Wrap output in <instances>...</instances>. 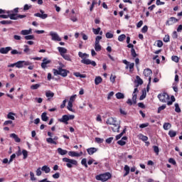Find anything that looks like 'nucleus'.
I'll return each mask as SVG.
<instances>
[{"label":"nucleus","instance_id":"f257e3e1","mask_svg":"<svg viewBox=\"0 0 182 182\" xmlns=\"http://www.w3.org/2000/svg\"><path fill=\"white\" fill-rule=\"evenodd\" d=\"M95 178L98 181L105 182V181H107V180H109V178H112V173H110V172H106L105 173H101L100 175H97L95 176Z\"/></svg>","mask_w":182,"mask_h":182},{"label":"nucleus","instance_id":"f03ea898","mask_svg":"<svg viewBox=\"0 0 182 182\" xmlns=\"http://www.w3.org/2000/svg\"><path fill=\"white\" fill-rule=\"evenodd\" d=\"M63 161H64V163H67L66 166L68 168H72L73 166H77V161L75 159H70L69 158H63Z\"/></svg>","mask_w":182,"mask_h":182},{"label":"nucleus","instance_id":"7ed1b4c3","mask_svg":"<svg viewBox=\"0 0 182 182\" xmlns=\"http://www.w3.org/2000/svg\"><path fill=\"white\" fill-rule=\"evenodd\" d=\"M127 48H131V55L132 58H137V53H136V50H134V45L130 43V37L127 38Z\"/></svg>","mask_w":182,"mask_h":182},{"label":"nucleus","instance_id":"20e7f679","mask_svg":"<svg viewBox=\"0 0 182 182\" xmlns=\"http://www.w3.org/2000/svg\"><path fill=\"white\" fill-rule=\"evenodd\" d=\"M158 98L162 103H166L168 100H170V96L166 92H163L158 95Z\"/></svg>","mask_w":182,"mask_h":182},{"label":"nucleus","instance_id":"39448f33","mask_svg":"<svg viewBox=\"0 0 182 182\" xmlns=\"http://www.w3.org/2000/svg\"><path fill=\"white\" fill-rule=\"evenodd\" d=\"M30 65H32V63H31L29 61L19 60L17 63H16V68L21 69L23 66H30Z\"/></svg>","mask_w":182,"mask_h":182},{"label":"nucleus","instance_id":"423d86ee","mask_svg":"<svg viewBox=\"0 0 182 182\" xmlns=\"http://www.w3.org/2000/svg\"><path fill=\"white\" fill-rule=\"evenodd\" d=\"M9 18H10L13 21H17V19H23V18H26V15L17 14H9Z\"/></svg>","mask_w":182,"mask_h":182},{"label":"nucleus","instance_id":"0eeeda50","mask_svg":"<svg viewBox=\"0 0 182 182\" xmlns=\"http://www.w3.org/2000/svg\"><path fill=\"white\" fill-rule=\"evenodd\" d=\"M143 73L145 77H149V85H150L151 83V75H153V71H151L150 68H146Z\"/></svg>","mask_w":182,"mask_h":182},{"label":"nucleus","instance_id":"6e6552de","mask_svg":"<svg viewBox=\"0 0 182 182\" xmlns=\"http://www.w3.org/2000/svg\"><path fill=\"white\" fill-rule=\"evenodd\" d=\"M41 13H36L34 14V16L37 18H41V19H46L48 18V14H45L43 10H40Z\"/></svg>","mask_w":182,"mask_h":182},{"label":"nucleus","instance_id":"1a4fd4ad","mask_svg":"<svg viewBox=\"0 0 182 182\" xmlns=\"http://www.w3.org/2000/svg\"><path fill=\"white\" fill-rule=\"evenodd\" d=\"M177 22H178V19L176 17H171L167 20L166 25L170 26L171 25H174V23H177Z\"/></svg>","mask_w":182,"mask_h":182},{"label":"nucleus","instance_id":"9d476101","mask_svg":"<svg viewBox=\"0 0 182 182\" xmlns=\"http://www.w3.org/2000/svg\"><path fill=\"white\" fill-rule=\"evenodd\" d=\"M81 63H83L84 65H92V66H96L97 64L95 61H92L90 59H82L81 60Z\"/></svg>","mask_w":182,"mask_h":182},{"label":"nucleus","instance_id":"9b49d317","mask_svg":"<svg viewBox=\"0 0 182 182\" xmlns=\"http://www.w3.org/2000/svg\"><path fill=\"white\" fill-rule=\"evenodd\" d=\"M58 122H60V123H64V124H69V122H69V115H63L62 118L58 119Z\"/></svg>","mask_w":182,"mask_h":182},{"label":"nucleus","instance_id":"f8f14e48","mask_svg":"<svg viewBox=\"0 0 182 182\" xmlns=\"http://www.w3.org/2000/svg\"><path fill=\"white\" fill-rule=\"evenodd\" d=\"M137 92H139V89L136 87V88H134V92L132 93V102L134 105H136L137 103V94H136Z\"/></svg>","mask_w":182,"mask_h":182},{"label":"nucleus","instance_id":"ddd939ff","mask_svg":"<svg viewBox=\"0 0 182 182\" xmlns=\"http://www.w3.org/2000/svg\"><path fill=\"white\" fill-rule=\"evenodd\" d=\"M50 36L52 37V41H57L58 42H60L62 41V38L59 37V35L58 33H54V32H50Z\"/></svg>","mask_w":182,"mask_h":182},{"label":"nucleus","instance_id":"4468645a","mask_svg":"<svg viewBox=\"0 0 182 182\" xmlns=\"http://www.w3.org/2000/svg\"><path fill=\"white\" fill-rule=\"evenodd\" d=\"M68 73H70L69 70L63 69L62 68V67L60 68V76H62L63 77H66Z\"/></svg>","mask_w":182,"mask_h":182},{"label":"nucleus","instance_id":"2eb2a0df","mask_svg":"<svg viewBox=\"0 0 182 182\" xmlns=\"http://www.w3.org/2000/svg\"><path fill=\"white\" fill-rule=\"evenodd\" d=\"M112 132H114V133H119V130H120V124L117 123V121L114 123V124L112 127Z\"/></svg>","mask_w":182,"mask_h":182},{"label":"nucleus","instance_id":"dca6fc26","mask_svg":"<svg viewBox=\"0 0 182 182\" xmlns=\"http://www.w3.org/2000/svg\"><path fill=\"white\" fill-rule=\"evenodd\" d=\"M10 50H12L11 47L1 48L0 53H1L2 55H6Z\"/></svg>","mask_w":182,"mask_h":182},{"label":"nucleus","instance_id":"f3484780","mask_svg":"<svg viewBox=\"0 0 182 182\" xmlns=\"http://www.w3.org/2000/svg\"><path fill=\"white\" fill-rule=\"evenodd\" d=\"M50 60H48L46 58L43 59V63H41V68L43 69H46V65H49L50 63Z\"/></svg>","mask_w":182,"mask_h":182},{"label":"nucleus","instance_id":"a211bd4d","mask_svg":"<svg viewBox=\"0 0 182 182\" xmlns=\"http://www.w3.org/2000/svg\"><path fill=\"white\" fill-rule=\"evenodd\" d=\"M87 151L90 156H92V155L95 154V153H96V151H97V149H96L95 147L88 148L87 149Z\"/></svg>","mask_w":182,"mask_h":182},{"label":"nucleus","instance_id":"6ab92c4d","mask_svg":"<svg viewBox=\"0 0 182 182\" xmlns=\"http://www.w3.org/2000/svg\"><path fill=\"white\" fill-rule=\"evenodd\" d=\"M117 121L113 118V117H109L107 119L106 123L107 124H109L111 126H113L115 122H117Z\"/></svg>","mask_w":182,"mask_h":182},{"label":"nucleus","instance_id":"aec40b11","mask_svg":"<svg viewBox=\"0 0 182 182\" xmlns=\"http://www.w3.org/2000/svg\"><path fill=\"white\" fill-rule=\"evenodd\" d=\"M58 50L60 53V55L62 56L63 55H65V53H68V49L63 48V47H58Z\"/></svg>","mask_w":182,"mask_h":182},{"label":"nucleus","instance_id":"412c9836","mask_svg":"<svg viewBox=\"0 0 182 182\" xmlns=\"http://www.w3.org/2000/svg\"><path fill=\"white\" fill-rule=\"evenodd\" d=\"M10 137H12V139H14V141H16V143H21V139L20 138H18L16 134H11Z\"/></svg>","mask_w":182,"mask_h":182},{"label":"nucleus","instance_id":"4be33fe9","mask_svg":"<svg viewBox=\"0 0 182 182\" xmlns=\"http://www.w3.org/2000/svg\"><path fill=\"white\" fill-rule=\"evenodd\" d=\"M57 151L60 156H65V154H68V151L63 149L62 148H58Z\"/></svg>","mask_w":182,"mask_h":182},{"label":"nucleus","instance_id":"5701e85b","mask_svg":"<svg viewBox=\"0 0 182 182\" xmlns=\"http://www.w3.org/2000/svg\"><path fill=\"white\" fill-rule=\"evenodd\" d=\"M139 139L142 140V141L146 142L149 140V137L147 136H144L143 134H139L138 135Z\"/></svg>","mask_w":182,"mask_h":182},{"label":"nucleus","instance_id":"b1692460","mask_svg":"<svg viewBox=\"0 0 182 182\" xmlns=\"http://www.w3.org/2000/svg\"><path fill=\"white\" fill-rule=\"evenodd\" d=\"M102 82H103V78H102V77L98 76V77H95V84L96 85H100V83H102Z\"/></svg>","mask_w":182,"mask_h":182},{"label":"nucleus","instance_id":"393cba45","mask_svg":"<svg viewBox=\"0 0 182 182\" xmlns=\"http://www.w3.org/2000/svg\"><path fill=\"white\" fill-rule=\"evenodd\" d=\"M124 170L125 171V173L124 174V177L129 176V174L130 173V167L127 165H125L124 167Z\"/></svg>","mask_w":182,"mask_h":182},{"label":"nucleus","instance_id":"a878e982","mask_svg":"<svg viewBox=\"0 0 182 182\" xmlns=\"http://www.w3.org/2000/svg\"><path fill=\"white\" fill-rule=\"evenodd\" d=\"M127 131V128H124L119 134L116 136V140H119V139H122V137H123V134H124V133H126Z\"/></svg>","mask_w":182,"mask_h":182},{"label":"nucleus","instance_id":"bb28decb","mask_svg":"<svg viewBox=\"0 0 182 182\" xmlns=\"http://www.w3.org/2000/svg\"><path fill=\"white\" fill-rule=\"evenodd\" d=\"M68 155L71 157H80V154L76 151H69Z\"/></svg>","mask_w":182,"mask_h":182},{"label":"nucleus","instance_id":"cd10ccee","mask_svg":"<svg viewBox=\"0 0 182 182\" xmlns=\"http://www.w3.org/2000/svg\"><path fill=\"white\" fill-rule=\"evenodd\" d=\"M42 171H44L46 174L48 173H50V168H49L48 166L45 165L41 168Z\"/></svg>","mask_w":182,"mask_h":182},{"label":"nucleus","instance_id":"c85d7f7f","mask_svg":"<svg viewBox=\"0 0 182 182\" xmlns=\"http://www.w3.org/2000/svg\"><path fill=\"white\" fill-rule=\"evenodd\" d=\"M16 114L14 112H9L7 114V119H9L10 120H15V116Z\"/></svg>","mask_w":182,"mask_h":182},{"label":"nucleus","instance_id":"c756f323","mask_svg":"<svg viewBox=\"0 0 182 182\" xmlns=\"http://www.w3.org/2000/svg\"><path fill=\"white\" fill-rule=\"evenodd\" d=\"M31 33H32V29H29V30H22L21 31V35H31Z\"/></svg>","mask_w":182,"mask_h":182},{"label":"nucleus","instance_id":"7c9ffc66","mask_svg":"<svg viewBox=\"0 0 182 182\" xmlns=\"http://www.w3.org/2000/svg\"><path fill=\"white\" fill-rule=\"evenodd\" d=\"M1 25H11L12 24V21L11 20H3L0 21Z\"/></svg>","mask_w":182,"mask_h":182},{"label":"nucleus","instance_id":"2f4dec72","mask_svg":"<svg viewBox=\"0 0 182 182\" xmlns=\"http://www.w3.org/2000/svg\"><path fill=\"white\" fill-rule=\"evenodd\" d=\"M49 117H48L46 112H43L41 114V120H43V122H48Z\"/></svg>","mask_w":182,"mask_h":182},{"label":"nucleus","instance_id":"473e14b6","mask_svg":"<svg viewBox=\"0 0 182 182\" xmlns=\"http://www.w3.org/2000/svg\"><path fill=\"white\" fill-rule=\"evenodd\" d=\"M62 58L65 59V60H68V62H72V59L70 58V55L68 54H64L62 55Z\"/></svg>","mask_w":182,"mask_h":182},{"label":"nucleus","instance_id":"72a5a7b5","mask_svg":"<svg viewBox=\"0 0 182 182\" xmlns=\"http://www.w3.org/2000/svg\"><path fill=\"white\" fill-rule=\"evenodd\" d=\"M168 136L170 137H176V136H177V132L173 131V130H170L168 132Z\"/></svg>","mask_w":182,"mask_h":182},{"label":"nucleus","instance_id":"f704fd0d","mask_svg":"<svg viewBox=\"0 0 182 182\" xmlns=\"http://www.w3.org/2000/svg\"><path fill=\"white\" fill-rule=\"evenodd\" d=\"M72 107H73V103L71 102H68V105L67 106L68 110H69L70 112H75Z\"/></svg>","mask_w":182,"mask_h":182},{"label":"nucleus","instance_id":"c9c22d12","mask_svg":"<svg viewBox=\"0 0 182 182\" xmlns=\"http://www.w3.org/2000/svg\"><path fill=\"white\" fill-rule=\"evenodd\" d=\"M117 99L120 100V99H124V94L122 93V92H117L115 95Z\"/></svg>","mask_w":182,"mask_h":182},{"label":"nucleus","instance_id":"e433bc0d","mask_svg":"<svg viewBox=\"0 0 182 182\" xmlns=\"http://www.w3.org/2000/svg\"><path fill=\"white\" fill-rule=\"evenodd\" d=\"M171 128V124L168 123V122H165L164 124V130H168V129Z\"/></svg>","mask_w":182,"mask_h":182},{"label":"nucleus","instance_id":"4c0bfd02","mask_svg":"<svg viewBox=\"0 0 182 182\" xmlns=\"http://www.w3.org/2000/svg\"><path fill=\"white\" fill-rule=\"evenodd\" d=\"M95 49L96 52H100L102 50V46L100 43H95Z\"/></svg>","mask_w":182,"mask_h":182},{"label":"nucleus","instance_id":"58836bf2","mask_svg":"<svg viewBox=\"0 0 182 182\" xmlns=\"http://www.w3.org/2000/svg\"><path fill=\"white\" fill-rule=\"evenodd\" d=\"M171 60H173V62H175V63H178V62L180 61V58L177 55H172Z\"/></svg>","mask_w":182,"mask_h":182},{"label":"nucleus","instance_id":"ea45409f","mask_svg":"<svg viewBox=\"0 0 182 182\" xmlns=\"http://www.w3.org/2000/svg\"><path fill=\"white\" fill-rule=\"evenodd\" d=\"M146 96H147V92H146V90H144L142 91V95L139 97V100L146 99Z\"/></svg>","mask_w":182,"mask_h":182},{"label":"nucleus","instance_id":"a19ab883","mask_svg":"<svg viewBox=\"0 0 182 182\" xmlns=\"http://www.w3.org/2000/svg\"><path fill=\"white\" fill-rule=\"evenodd\" d=\"M175 112L176 113H181V109L180 108L178 103H175Z\"/></svg>","mask_w":182,"mask_h":182},{"label":"nucleus","instance_id":"79ce46f5","mask_svg":"<svg viewBox=\"0 0 182 182\" xmlns=\"http://www.w3.org/2000/svg\"><path fill=\"white\" fill-rule=\"evenodd\" d=\"M46 97H53L55 96V93H53L52 91H48L46 92Z\"/></svg>","mask_w":182,"mask_h":182},{"label":"nucleus","instance_id":"37998d69","mask_svg":"<svg viewBox=\"0 0 182 182\" xmlns=\"http://www.w3.org/2000/svg\"><path fill=\"white\" fill-rule=\"evenodd\" d=\"M46 141H48L50 144H58V143L52 138H47Z\"/></svg>","mask_w":182,"mask_h":182},{"label":"nucleus","instance_id":"c03bdc74","mask_svg":"<svg viewBox=\"0 0 182 182\" xmlns=\"http://www.w3.org/2000/svg\"><path fill=\"white\" fill-rule=\"evenodd\" d=\"M39 87H41L40 84H36L31 86V90H36L37 89H39Z\"/></svg>","mask_w":182,"mask_h":182},{"label":"nucleus","instance_id":"a18cd8bd","mask_svg":"<svg viewBox=\"0 0 182 182\" xmlns=\"http://www.w3.org/2000/svg\"><path fill=\"white\" fill-rule=\"evenodd\" d=\"M126 39V35L125 34H122L119 36H118V41L119 42H123Z\"/></svg>","mask_w":182,"mask_h":182},{"label":"nucleus","instance_id":"49530a36","mask_svg":"<svg viewBox=\"0 0 182 182\" xmlns=\"http://www.w3.org/2000/svg\"><path fill=\"white\" fill-rule=\"evenodd\" d=\"M81 164L87 168V160L86 159H82L81 161Z\"/></svg>","mask_w":182,"mask_h":182},{"label":"nucleus","instance_id":"de8ad7c7","mask_svg":"<svg viewBox=\"0 0 182 182\" xmlns=\"http://www.w3.org/2000/svg\"><path fill=\"white\" fill-rule=\"evenodd\" d=\"M53 70L55 76H58V75H60V67L58 68V70L53 69Z\"/></svg>","mask_w":182,"mask_h":182},{"label":"nucleus","instance_id":"09e8293b","mask_svg":"<svg viewBox=\"0 0 182 182\" xmlns=\"http://www.w3.org/2000/svg\"><path fill=\"white\" fill-rule=\"evenodd\" d=\"M24 39H26V41H31L32 39H35V36L33 35L26 36Z\"/></svg>","mask_w":182,"mask_h":182},{"label":"nucleus","instance_id":"8fccbe9b","mask_svg":"<svg viewBox=\"0 0 182 182\" xmlns=\"http://www.w3.org/2000/svg\"><path fill=\"white\" fill-rule=\"evenodd\" d=\"M78 55H79L80 58H89V55H87V53H83L82 52H79L78 53Z\"/></svg>","mask_w":182,"mask_h":182},{"label":"nucleus","instance_id":"3c124183","mask_svg":"<svg viewBox=\"0 0 182 182\" xmlns=\"http://www.w3.org/2000/svg\"><path fill=\"white\" fill-rule=\"evenodd\" d=\"M100 28L98 27L97 28H92V32L95 33V35H99L100 33Z\"/></svg>","mask_w":182,"mask_h":182},{"label":"nucleus","instance_id":"603ef678","mask_svg":"<svg viewBox=\"0 0 182 182\" xmlns=\"http://www.w3.org/2000/svg\"><path fill=\"white\" fill-rule=\"evenodd\" d=\"M22 154L23 156V159H28V151L23 149Z\"/></svg>","mask_w":182,"mask_h":182},{"label":"nucleus","instance_id":"864d4df0","mask_svg":"<svg viewBox=\"0 0 182 182\" xmlns=\"http://www.w3.org/2000/svg\"><path fill=\"white\" fill-rule=\"evenodd\" d=\"M105 36L107 39H112V38H113V33H110V32H107L105 34Z\"/></svg>","mask_w":182,"mask_h":182},{"label":"nucleus","instance_id":"5fc2aeb1","mask_svg":"<svg viewBox=\"0 0 182 182\" xmlns=\"http://www.w3.org/2000/svg\"><path fill=\"white\" fill-rule=\"evenodd\" d=\"M168 163H171V164H173V166H176V164H177V162H176V160H174V159L173 158H170L168 159Z\"/></svg>","mask_w":182,"mask_h":182},{"label":"nucleus","instance_id":"6e6d98bb","mask_svg":"<svg viewBox=\"0 0 182 182\" xmlns=\"http://www.w3.org/2000/svg\"><path fill=\"white\" fill-rule=\"evenodd\" d=\"M166 105H163L162 106L159 107L158 108V113H161V110H164V109H166Z\"/></svg>","mask_w":182,"mask_h":182},{"label":"nucleus","instance_id":"4d7b16f0","mask_svg":"<svg viewBox=\"0 0 182 182\" xmlns=\"http://www.w3.org/2000/svg\"><path fill=\"white\" fill-rule=\"evenodd\" d=\"M32 8V5L28 6V4H25L23 6V11H29Z\"/></svg>","mask_w":182,"mask_h":182},{"label":"nucleus","instance_id":"13d9d810","mask_svg":"<svg viewBox=\"0 0 182 182\" xmlns=\"http://www.w3.org/2000/svg\"><path fill=\"white\" fill-rule=\"evenodd\" d=\"M156 46H158V48H161V46H163V41L161 40L156 41Z\"/></svg>","mask_w":182,"mask_h":182},{"label":"nucleus","instance_id":"bf43d9fd","mask_svg":"<svg viewBox=\"0 0 182 182\" xmlns=\"http://www.w3.org/2000/svg\"><path fill=\"white\" fill-rule=\"evenodd\" d=\"M100 41H102V36H97L95 38V43H100Z\"/></svg>","mask_w":182,"mask_h":182},{"label":"nucleus","instance_id":"052dcab7","mask_svg":"<svg viewBox=\"0 0 182 182\" xmlns=\"http://www.w3.org/2000/svg\"><path fill=\"white\" fill-rule=\"evenodd\" d=\"M164 42H170V36L166 35L164 38Z\"/></svg>","mask_w":182,"mask_h":182},{"label":"nucleus","instance_id":"680f3d73","mask_svg":"<svg viewBox=\"0 0 182 182\" xmlns=\"http://www.w3.org/2000/svg\"><path fill=\"white\" fill-rule=\"evenodd\" d=\"M147 31H149V27L147 26H144L141 29L142 33H146Z\"/></svg>","mask_w":182,"mask_h":182},{"label":"nucleus","instance_id":"e2e57ef3","mask_svg":"<svg viewBox=\"0 0 182 182\" xmlns=\"http://www.w3.org/2000/svg\"><path fill=\"white\" fill-rule=\"evenodd\" d=\"M117 144H119V146H125L126 141L121 139V140L117 141Z\"/></svg>","mask_w":182,"mask_h":182},{"label":"nucleus","instance_id":"0e129e2a","mask_svg":"<svg viewBox=\"0 0 182 182\" xmlns=\"http://www.w3.org/2000/svg\"><path fill=\"white\" fill-rule=\"evenodd\" d=\"M153 149H154V153H156V154H159V152L160 151L159 149V146H154Z\"/></svg>","mask_w":182,"mask_h":182},{"label":"nucleus","instance_id":"69168bd1","mask_svg":"<svg viewBox=\"0 0 182 182\" xmlns=\"http://www.w3.org/2000/svg\"><path fill=\"white\" fill-rule=\"evenodd\" d=\"M114 139V138H113V137H109L108 139H107L105 140V141H106V143H107V144H110V143H112V141H113Z\"/></svg>","mask_w":182,"mask_h":182},{"label":"nucleus","instance_id":"338daca9","mask_svg":"<svg viewBox=\"0 0 182 182\" xmlns=\"http://www.w3.org/2000/svg\"><path fill=\"white\" fill-rule=\"evenodd\" d=\"M136 79L138 85H141L143 83V80H141L139 75L136 76Z\"/></svg>","mask_w":182,"mask_h":182},{"label":"nucleus","instance_id":"774afa93","mask_svg":"<svg viewBox=\"0 0 182 182\" xmlns=\"http://www.w3.org/2000/svg\"><path fill=\"white\" fill-rule=\"evenodd\" d=\"M95 141L99 144L103 143V139L97 137L95 138Z\"/></svg>","mask_w":182,"mask_h":182}]
</instances>
